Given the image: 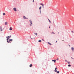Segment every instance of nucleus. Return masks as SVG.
<instances>
[{
  "label": "nucleus",
  "instance_id": "1",
  "mask_svg": "<svg viewBox=\"0 0 74 74\" xmlns=\"http://www.w3.org/2000/svg\"><path fill=\"white\" fill-rule=\"evenodd\" d=\"M32 20H30L29 21L30 22V26H32V25L33 24V23H32V21H31Z\"/></svg>",
  "mask_w": 74,
  "mask_h": 74
},
{
  "label": "nucleus",
  "instance_id": "2",
  "mask_svg": "<svg viewBox=\"0 0 74 74\" xmlns=\"http://www.w3.org/2000/svg\"><path fill=\"white\" fill-rule=\"evenodd\" d=\"M24 19H28V18H27L26 17H25V16H23V17Z\"/></svg>",
  "mask_w": 74,
  "mask_h": 74
},
{
  "label": "nucleus",
  "instance_id": "3",
  "mask_svg": "<svg viewBox=\"0 0 74 74\" xmlns=\"http://www.w3.org/2000/svg\"><path fill=\"white\" fill-rule=\"evenodd\" d=\"M6 38H7V40H8V39L10 38V36H8L7 37H6Z\"/></svg>",
  "mask_w": 74,
  "mask_h": 74
},
{
  "label": "nucleus",
  "instance_id": "4",
  "mask_svg": "<svg viewBox=\"0 0 74 74\" xmlns=\"http://www.w3.org/2000/svg\"><path fill=\"white\" fill-rule=\"evenodd\" d=\"M13 10L14 11H16V9L15 8H13Z\"/></svg>",
  "mask_w": 74,
  "mask_h": 74
},
{
  "label": "nucleus",
  "instance_id": "5",
  "mask_svg": "<svg viewBox=\"0 0 74 74\" xmlns=\"http://www.w3.org/2000/svg\"><path fill=\"white\" fill-rule=\"evenodd\" d=\"M57 70V68H56L54 70L55 72H57V70Z\"/></svg>",
  "mask_w": 74,
  "mask_h": 74
},
{
  "label": "nucleus",
  "instance_id": "6",
  "mask_svg": "<svg viewBox=\"0 0 74 74\" xmlns=\"http://www.w3.org/2000/svg\"><path fill=\"white\" fill-rule=\"evenodd\" d=\"M56 60H52V62H54V63H55V62H56Z\"/></svg>",
  "mask_w": 74,
  "mask_h": 74
},
{
  "label": "nucleus",
  "instance_id": "7",
  "mask_svg": "<svg viewBox=\"0 0 74 74\" xmlns=\"http://www.w3.org/2000/svg\"><path fill=\"white\" fill-rule=\"evenodd\" d=\"M71 49L72 50H73V51H74V47H71Z\"/></svg>",
  "mask_w": 74,
  "mask_h": 74
},
{
  "label": "nucleus",
  "instance_id": "8",
  "mask_svg": "<svg viewBox=\"0 0 74 74\" xmlns=\"http://www.w3.org/2000/svg\"><path fill=\"white\" fill-rule=\"evenodd\" d=\"M41 6H40L39 8V10H40V11H41Z\"/></svg>",
  "mask_w": 74,
  "mask_h": 74
},
{
  "label": "nucleus",
  "instance_id": "9",
  "mask_svg": "<svg viewBox=\"0 0 74 74\" xmlns=\"http://www.w3.org/2000/svg\"><path fill=\"white\" fill-rule=\"evenodd\" d=\"M9 30H12V27H10L9 29Z\"/></svg>",
  "mask_w": 74,
  "mask_h": 74
},
{
  "label": "nucleus",
  "instance_id": "10",
  "mask_svg": "<svg viewBox=\"0 0 74 74\" xmlns=\"http://www.w3.org/2000/svg\"><path fill=\"white\" fill-rule=\"evenodd\" d=\"M32 64H31L29 65V67H32Z\"/></svg>",
  "mask_w": 74,
  "mask_h": 74
},
{
  "label": "nucleus",
  "instance_id": "11",
  "mask_svg": "<svg viewBox=\"0 0 74 74\" xmlns=\"http://www.w3.org/2000/svg\"><path fill=\"white\" fill-rule=\"evenodd\" d=\"M48 43L50 45H52V44L51 43H49V42H48Z\"/></svg>",
  "mask_w": 74,
  "mask_h": 74
},
{
  "label": "nucleus",
  "instance_id": "12",
  "mask_svg": "<svg viewBox=\"0 0 74 74\" xmlns=\"http://www.w3.org/2000/svg\"><path fill=\"white\" fill-rule=\"evenodd\" d=\"M7 42H8V43H10V41H8V40H7Z\"/></svg>",
  "mask_w": 74,
  "mask_h": 74
},
{
  "label": "nucleus",
  "instance_id": "13",
  "mask_svg": "<svg viewBox=\"0 0 74 74\" xmlns=\"http://www.w3.org/2000/svg\"><path fill=\"white\" fill-rule=\"evenodd\" d=\"M9 41H12V39H10Z\"/></svg>",
  "mask_w": 74,
  "mask_h": 74
},
{
  "label": "nucleus",
  "instance_id": "14",
  "mask_svg": "<svg viewBox=\"0 0 74 74\" xmlns=\"http://www.w3.org/2000/svg\"><path fill=\"white\" fill-rule=\"evenodd\" d=\"M43 4H43V3H40V5H42Z\"/></svg>",
  "mask_w": 74,
  "mask_h": 74
},
{
  "label": "nucleus",
  "instance_id": "15",
  "mask_svg": "<svg viewBox=\"0 0 74 74\" xmlns=\"http://www.w3.org/2000/svg\"><path fill=\"white\" fill-rule=\"evenodd\" d=\"M0 30H1V31H2V30L1 29V27L0 28Z\"/></svg>",
  "mask_w": 74,
  "mask_h": 74
},
{
  "label": "nucleus",
  "instance_id": "16",
  "mask_svg": "<svg viewBox=\"0 0 74 74\" xmlns=\"http://www.w3.org/2000/svg\"><path fill=\"white\" fill-rule=\"evenodd\" d=\"M7 23H7V22H5V25H7Z\"/></svg>",
  "mask_w": 74,
  "mask_h": 74
},
{
  "label": "nucleus",
  "instance_id": "17",
  "mask_svg": "<svg viewBox=\"0 0 74 74\" xmlns=\"http://www.w3.org/2000/svg\"><path fill=\"white\" fill-rule=\"evenodd\" d=\"M5 15V13H3V15Z\"/></svg>",
  "mask_w": 74,
  "mask_h": 74
},
{
  "label": "nucleus",
  "instance_id": "18",
  "mask_svg": "<svg viewBox=\"0 0 74 74\" xmlns=\"http://www.w3.org/2000/svg\"><path fill=\"white\" fill-rule=\"evenodd\" d=\"M48 20L49 21V22H50V23H51V21H50V20H49V19L48 18Z\"/></svg>",
  "mask_w": 74,
  "mask_h": 74
},
{
  "label": "nucleus",
  "instance_id": "19",
  "mask_svg": "<svg viewBox=\"0 0 74 74\" xmlns=\"http://www.w3.org/2000/svg\"><path fill=\"white\" fill-rule=\"evenodd\" d=\"M34 34H35L36 35V36H37V34L36 33H35Z\"/></svg>",
  "mask_w": 74,
  "mask_h": 74
},
{
  "label": "nucleus",
  "instance_id": "20",
  "mask_svg": "<svg viewBox=\"0 0 74 74\" xmlns=\"http://www.w3.org/2000/svg\"><path fill=\"white\" fill-rule=\"evenodd\" d=\"M67 62L68 64H70V62Z\"/></svg>",
  "mask_w": 74,
  "mask_h": 74
},
{
  "label": "nucleus",
  "instance_id": "21",
  "mask_svg": "<svg viewBox=\"0 0 74 74\" xmlns=\"http://www.w3.org/2000/svg\"><path fill=\"white\" fill-rule=\"evenodd\" d=\"M38 42H41V40H39L38 41Z\"/></svg>",
  "mask_w": 74,
  "mask_h": 74
},
{
  "label": "nucleus",
  "instance_id": "22",
  "mask_svg": "<svg viewBox=\"0 0 74 74\" xmlns=\"http://www.w3.org/2000/svg\"><path fill=\"white\" fill-rule=\"evenodd\" d=\"M51 33H52V34H55V33H54V32H52Z\"/></svg>",
  "mask_w": 74,
  "mask_h": 74
},
{
  "label": "nucleus",
  "instance_id": "23",
  "mask_svg": "<svg viewBox=\"0 0 74 74\" xmlns=\"http://www.w3.org/2000/svg\"><path fill=\"white\" fill-rule=\"evenodd\" d=\"M68 66H69V67H70V66H71V65L69 64V65H68Z\"/></svg>",
  "mask_w": 74,
  "mask_h": 74
},
{
  "label": "nucleus",
  "instance_id": "24",
  "mask_svg": "<svg viewBox=\"0 0 74 74\" xmlns=\"http://www.w3.org/2000/svg\"><path fill=\"white\" fill-rule=\"evenodd\" d=\"M42 6L43 8H44V4H43L42 5Z\"/></svg>",
  "mask_w": 74,
  "mask_h": 74
},
{
  "label": "nucleus",
  "instance_id": "25",
  "mask_svg": "<svg viewBox=\"0 0 74 74\" xmlns=\"http://www.w3.org/2000/svg\"><path fill=\"white\" fill-rule=\"evenodd\" d=\"M57 73H59V71H58L57 72Z\"/></svg>",
  "mask_w": 74,
  "mask_h": 74
},
{
  "label": "nucleus",
  "instance_id": "26",
  "mask_svg": "<svg viewBox=\"0 0 74 74\" xmlns=\"http://www.w3.org/2000/svg\"><path fill=\"white\" fill-rule=\"evenodd\" d=\"M65 62H67V60H65Z\"/></svg>",
  "mask_w": 74,
  "mask_h": 74
},
{
  "label": "nucleus",
  "instance_id": "27",
  "mask_svg": "<svg viewBox=\"0 0 74 74\" xmlns=\"http://www.w3.org/2000/svg\"><path fill=\"white\" fill-rule=\"evenodd\" d=\"M71 32L72 33H74V32L73 31H71Z\"/></svg>",
  "mask_w": 74,
  "mask_h": 74
},
{
  "label": "nucleus",
  "instance_id": "28",
  "mask_svg": "<svg viewBox=\"0 0 74 74\" xmlns=\"http://www.w3.org/2000/svg\"><path fill=\"white\" fill-rule=\"evenodd\" d=\"M9 37H10V38L11 37V36H10Z\"/></svg>",
  "mask_w": 74,
  "mask_h": 74
},
{
  "label": "nucleus",
  "instance_id": "29",
  "mask_svg": "<svg viewBox=\"0 0 74 74\" xmlns=\"http://www.w3.org/2000/svg\"><path fill=\"white\" fill-rule=\"evenodd\" d=\"M33 2H34V0H33Z\"/></svg>",
  "mask_w": 74,
  "mask_h": 74
},
{
  "label": "nucleus",
  "instance_id": "30",
  "mask_svg": "<svg viewBox=\"0 0 74 74\" xmlns=\"http://www.w3.org/2000/svg\"><path fill=\"white\" fill-rule=\"evenodd\" d=\"M71 59H73V58L72 57L71 58Z\"/></svg>",
  "mask_w": 74,
  "mask_h": 74
},
{
  "label": "nucleus",
  "instance_id": "31",
  "mask_svg": "<svg viewBox=\"0 0 74 74\" xmlns=\"http://www.w3.org/2000/svg\"><path fill=\"white\" fill-rule=\"evenodd\" d=\"M40 14H41V10H40Z\"/></svg>",
  "mask_w": 74,
  "mask_h": 74
},
{
  "label": "nucleus",
  "instance_id": "32",
  "mask_svg": "<svg viewBox=\"0 0 74 74\" xmlns=\"http://www.w3.org/2000/svg\"><path fill=\"white\" fill-rule=\"evenodd\" d=\"M58 58L57 59V60H58Z\"/></svg>",
  "mask_w": 74,
  "mask_h": 74
},
{
  "label": "nucleus",
  "instance_id": "33",
  "mask_svg": "<svg viewBox=\"0 0 74 74\" xmlns=\"http://www.w3.org/2000/svg\"><path fill=\"white\" fill-rule=\"evenodd\" d=\"M57 42V41H56V43Z\"/></svg>",
  "mask_w": 74,
  "mask_h": 74
},
{
  "label": "nucleus",
  "instance_id": "34",
  "mask_svg": "<svg viewBox=\"0 0 74 74\" xmlns=\"http://www.w3.org/2000/svg\"><path fill=\"white\" fill-rule=\"evenodd\" d=\"M69 45V47H70V45Z\"/></svg>",
  "mask_w": 74,
  "mask_h": 74
},
{
  "label": "nucleus",
  "instance_id": "35",
  "mask_svg": "<svg viewBox=\"0 0 74 74\" xmlns=\"http://www.w3.org/2000/svg\"><path fill=\"white\" fill-rule=\"evenodd\" d=\"M43 41H44V40L43 39H42Z\"/></svg>",
  "mask_w": 74,
  "mask_h": 74
},
{
  "label": "nucleus",
  "instance_id": "36",
  "mask_svg": "<svg viewBox=\"0 0 74 74\" xmlns=\"http://www.w3.org/2000/svg\"><path fill=\"white\" fill-rule=\"evenodd\" d=\"M62 41H64V40H62Z\"/></svg>",
  "mask_w": 74,
  "mask_h": 74
},
{
  "label": "nucleus",
  "instance_id": "37",
  "mask_svg": "<svg viewBox=\"0 0 74 74\" xmlns=\"http://www.w3.org/2000/svg\"><path fill=\"white\" fill-rule=\"evenodd\" d=\"M49 28H50V27H49Z\"/></svg>",
  "mask_w": 74,
  "mask_h": 74
}]
</instances>
